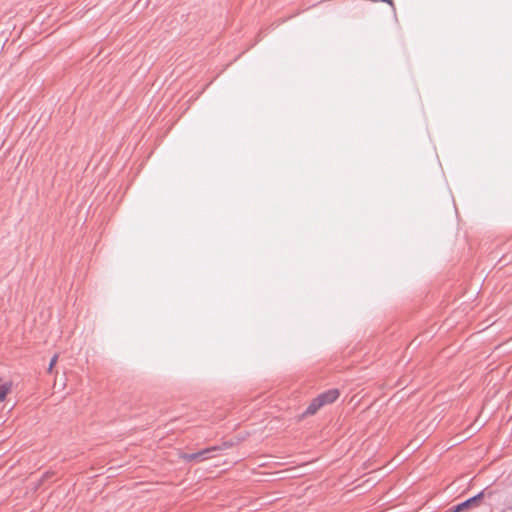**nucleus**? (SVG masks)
Segmentation results:
<instances>
[{
  "label": "nucleus",
  "instance_id": "f257e3e1",
  "mask_svg": "<svg viewBox=\"0 0 512 512\" xmlns=\"http://www.w3.org/2000/svg\"><path fill=\"white\" fill-rule=\"evenodd\" d=\"M233 446L232 442L225 441L221 445L211 446L195 453H181L180 459L184 462H202L214 456V453L228 449Z\"/></svg>",
  "mask_w": 512,
  "mask_h": 512
},
{
  "label": "nucleus",
  "instance_id": "f03ea898",
  "mask_svg": "<svg viewBox=\"0 0 512 512\" xmlns=\"http://www.w3.org/2000/svg\"><path fill=\"white\" fill-rule=\"evenodd\" d=\"M483 497H484V492L481 491L477 495L465 500L464 502L452 506L448 512H462L465 510L476 508L480 505Z\"/></svg>",
  "mask_w": 512,
  "mask_h": 512
},
{
  "label": "nucleus",
  "instance_id": "7ed1b4c3",
  "mask_svg": "<svg viewBox=\"0 0 512 512\" xmlns=\"http://www.w3.org/2000/svg\"><path fill=\"white\" fill-rule=\"evenodd\" d=\"M340 395V392L338 389H329L317 396L319 401L322 403L323 406L331 404L335 402Z\"/></svg>",
  "mask_w": 512,
  "mask_h": 512
},
{
  "label": "nucleus",
  "instance_id": "20e7f679",
  "mask_svg": "<svg viewBox=\"0 0 512 512\" xmlns=\"http://www.w3.org/2000/svg\"><path fill=\"white\" fill-rule=\"evenodd\" d=\"M323 407L322 403L319 401V399L316 397L314 398L310 404L308 405V407L306 408V410L303 412L302 416L303 417H306V416H311V415H314L318 412V410Z\"/></svg>",
  "mask_w": 512,
  "mask_h": 512
},
{
  "label": "nucleus",
  "instance_id": "39448f33",
  "mask_svg": "<svg viewBox=\"0 0 512 512\" xmlns=\"http://www.w3.org/2000/svg\"><path fill=\"white\" fill-rule=\"evenodd\" d=\"M11 388H12L11 382H6L0 386V402L5 399L7 394L10 392Z\"/></svg>",
  "mask_w": 512,
  "mask_h": 512
},
{
  "label": "nucleus",
  "instance_id": "423d86ee",
  "mask_svg": "<svg viewBox=\"0 0 512 512\" xmlns=\"http://www.w3.org/2000/svg\"><path fill=\"white\" fill-rule=\"evenodd\" d=\"M500 263H503V266L512 262V252L503 255V257L499 260Z\"/></svg>",
  "mask_w": 512,
  "mask_h": 512
},
{
  "label": "nucleus",
  "instance_id": "0eeeda50",
  "mask_svg": "<svg viewBox=\"0 0 512 512\" xmlns=\"http://www.w3.org/2000/svg\"><path fill=\"white\" fill-rule=\"evenodd\" d=\"M57 360H58V355H54V356L51 358L50 363H49V367H48V369H47V371H48L49 373H51V372H52L53 367H54V366H55V364L57 363Z\"/></svg>",
  "mask_w": 512,
  "mask_h": 512
},
{
  "label": "nucleus",
  "instance_id": "6e6552de",
  "mask_svg": "<svg viewBox=\"0 0 512 512\" xmlns=\"http://www.w3.org/2000/svg\"><path fill=\"white\" fill-rule=\"evenodd\" d=\"M381 2H384V3H388L390 4L391 6H393V1L392 0H380Z\"/></svg>",
  "mask_w": 512,
  "mask_h": 512
}]
</instances>
